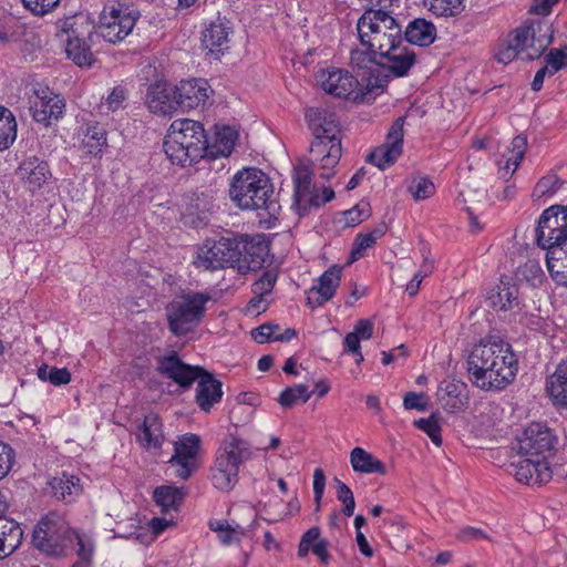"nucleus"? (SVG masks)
<instances>
[{"mask_svg": "<svg viewBox=\"0 0 567 567\" xmlns=\"http://www.w3.org/2000/svg\"><path fill=\"white\" fill-rule=\"evenodd\" d=\"M517 370L511 344L501 339L481 341L467 358L468 379L484 391L503 390L514 381Z\"/></svg>", "mask_w": 567, "mask_h": 567, "instance_id": "obj_1", "label": "nucleus"}, {"mask_svg": "<svg viewBox=\"0 0 567 567\" xmlns=\"http://www.w3.org/2000/svg\"><path fill=\"white\" fill-rule=\"evenodd\" d=\"M553 39V24L546 18L529 20L499 40L494 56L503 64H508L519 53L526 60H535L543 55Z\"/></svg>", "mask_w": 567, "mask_h": 567, "instance_id": "obj_2", "label": "nucleus"}, {"mask_svg": "<svg viewBox=\"0 0 567 567\" xmlns=\"http://www.w3.org/2000/svg\"><path fill=\"white\" fill-rule=\"evenodd\" d=\"M164 152L173 164L190 166L208 157V142L203 125L193 120H175L164 140Z\"/></svg>", "mask_w": 567, "mask_h": 567, "instance_id": "obj_3", "label": "nucleus"}, {"mask_svg": "<svg viewBox=\"0 0 567 567\" xmlns=\"http://www.w3.org/2000/svg\"><path fill=\"white\" fill-rule=\"evenodd\" d=\"M229 195L240 208L262 209L269 218H277L280 212L269 177L257 168L239 171L233 178Z\"/></svg>", "mask_w": 567, "mask_h": 567, "instance_id": "obj_4", "label": "nucleus"}, {"mask_svg": "<svg viewBox=\"0 0 567 567\" xmlns=\"http://www.w3.org/2000/svg\"><path fill=\"white\" fill-rule=\"evenodd\" d=\"M357 29L361 44L379 55L390 45L403 42L402 27L382 9L367 10L359 19Z\"/></svg>", "mask_w": 567, "mask_h": 567, "instance_id": "obj_5", "label": "nucleus"}, {"mask_svg": "<svg viewBox=\"0 0 567 567\" xmlns=\"http://www.w3.org/2000/svg\"><path fill=\"white\" fill-rule=\"evenodd\" d=\"M210 300L208 292L188 291L169 301L165 315L172 334L181 338L193 332L200 324Z\"/></svg>", "mask_w": 567, "mask_h": 567, "instance_id": "obj_6", "label": "nucleus"}, {"mask_svg": "<svg viewBox=\"0 0 567 567\" xmlns=\"http://www.w3.org/2000/svg\"><path fill=\"white\" fill-rule=\"evenodd\" d=\"M250 455L246 441L234 435L226 439L218 449L210 470L213 486L221 492H230L238 482L239 466Z\"/></svg>", "mask_w": 567, "mask_h": 567, "instance_id": "obj_7", "label": "nucleus"}, {"mask_svg": "<svg viewBox=\"0 0 567 567\" xmlns=\"http://www.w3.org/2000/svg\"><path fill=\"white\" fill-rule=\"evenodd\" d=\"M61 32L66 34L65 52L70 60L78 66H91L95 56L90 44L95 43L99 34L94 32V25L87 17L76 14L59 21Z\"/></svg>", "mask_w": 567, "mask_h": 567, "instance_id": "obj_8", "label": "nucleus"}, {"mask_svg": "<svg viewBox=\"0 0 567 567\" xmlns=\"http://www.w3.org/2000/svg\"><path fill=\"white\" fill-rule=\"evenodd\" d=\"M73 543V530L62 515L50 512L35 525L32 544L40 551L60 556Z\"/></svg>", "mask_w": 567, "mask_h": 567, "instance_id": "obj_9", "label": "nucleus"}, {"mask_svg": "<svg viewBox=\"0 0 567 567\" xmlns=\"http://www.w3.org/2000/svg\"><path fill=\"white\" fill-rule=\"evenodd\" d=\"M241 256V239L238 237L207 239L198 247L194 265L205 270L238 269Z\"/></svg>", "mask_w": 567, "mask_h": 567, "instance_id": "obj_10", "label": "nucleus"}, {"mask_svg": "<svg viewBox=\"0 0 567 567\" xmlns=\"http://www.w3.org/2000/svg\"><path fill=\"white\" fill-rule=\"evenodd\" d=\"M319 79L321 87L328 94L344 99L352 96L354 101H363L369 94L378 95L384 87L378 79L371 82L370 78L367 79V83L362 85L349 71L340 69L322 71Z\"/></svg>", "mask_w": 567, "mask_h": 567, "instance_id": "obj_11", "label": "nucleus"}, {"mask_svg": "<svg viewBox=\"0 0 567 567\" xmlns=\"http://www.w3.org/2000/svg\"><path fill=\"white\" fill-rule=\"evenodd\" d=\"M138 18L140 13L128 4L112 1L104 6L94 32L106 42L117 43L132 32Z\"/></svg>", "mask_w": 567, "mask_h": 567, "instance_id": "obj_12", "label": "nucleus"}, {"mask_svg": "<svg viewBox=\"0 0 567 567\" xmlns=\"http://www.w3.org/2000/svg\"><path fill=\"white\" fill-rule=\"evenodd\" d=\"M536 241L546 251L567 247V207L555 205L543 212L536 228Z\"/></svg>", "mask_w": 567, "mask_h": 567, "instance_id": "obj_13", "label": "nucleus"}, {"mask_svg": "<svg viewBox=\"0 0 567 567\" xmlns=\"http://www.w3.org/2000/svg\"><path fill=\"white\" fill-rule=\"evenodd\" d=\"M202 449L200 436L186 433L177 436L174 442V454L168 460L175 468L176 477L187 481L199 467V452Z\"/></svg>", "mask_w": 567, "mask_h": 567, "instance_id": "obj_14", "label": "nucleus"}, {"mask_svg": "<svg viewBox=\"0 0 567 567\" xmlns=\"http://www.w3.org/2000/svg\"><path fill=\"white\" fill-rule=\"evenodd\" d=\"M557 442V436L546 424L534 422L518 440V450L526 456L547 458L553 455Z\"/></svg>", "mask_w": 567, "mask_h": 567, "instance_id": "obj_15", "label": "nucleus"}, {"mask_svg": "<svg viewBox=\"0 0 567 567\" xmlns=\"http://www.w3.org/2000/svg\"><path fill=\"white\" fill-rule=\"evenodd\" d=\"M341 140L342 137H313L310 145L311 163L317 168L322 169L321 178L329 179L334 175V168L342 155Z\"/></svg>", "mask_w": 567, "mask_h": 567, "instance_id": "obj_16", "label": "nucleus"}, {"mask_svg": "<svg viewBox=\"0 0 567 567\" xmlns=\"http://www.w3.org/2000/svg\"><path fill=\"white\" fill-rule=\"evenodd\" d=\"M404 118L398 117L391 125L384 144L378 146L368 155V162L380 169H385L399 158L403 147Z\"/></svg>", "mask_w": 567, "mask_h": 567, "instance_id": "obj_17", "label": "nucleus"}, {"mask_svg": "<svg viewBox=\"0 0 567 567\" xmlns=\"http://www.w3.org/2000/svg\"><path fill=\"white\" fill-rule=\"evenodd\" d=\"M156 371L173 380L181 388L187 389L200 375L202 367L189 365L182 361L177 352L171 351L157 359Z\"/></svg>", "mask_w": 567, "mask_h": 567, "instance_id": "obj_18", "label": "nucleus"}, {"mask_svg": "<svg viewBox=\"0 0 567 567\" xmlns=\"http://www.w3.org/2000/svg\"><path fill=\"white\" fill-rule=\"evenodd\" d=\"M233 33L230 22L226 18L218 17L216 20L206 24L202 31V48L207 54L219 59L225 51L229 49V38Z\"/></svg>", "mask_w": 567, "mask_h": 567, "instance_id": "obj_19", "label": "nucleus"}, {"mask_svg": "<svg viewBox=\"0 0 567 567\" xmlns=\"http://www.w3.org/2000/svg\"><path fill=\"white\" fill-rule=\"evenodd\" d=\"M208 83L203 79L183 80L175 86L177 110L190 111L204 106L208 99Z\"/></svg>", "mask_w": 567, "mask_h": 567, "instance_id": "obj_20", "label": "nucleus"}, {"mask_svg": "<svg viewBox=\"0 0 567 567\" xmlns=\"http://www.w3.org/2000/svg\"><path fill=\"white\" fill-rule=\"evenodd\" d=\"M64 106V100L47 89L37 92L30 111L35 122L49 126L62 116Z\"/></svg>", "mask_w": 567, "mask_h": 567, "instance_id": "obj_21", "label": "nucleus"}, {"mask_svg": "<svg viewBox=\"0 0 567 567\" xmlns=\"http://www.w3.org/2000/svg\"><path fill=\"white\" fill-rule=\"evenodd\" d=\"M175 101V86L173 87L167 81H157L147 89L145 104L154 114H173L177 111Z\"/></svg>", "mask_w": 567, "mask_h": 567, "instance_id": "obj_22", "label": "nucleus"}, {"mask_svg": "<svg viewBox=\"0 0 567 567\" xmlns=\"http://www.w3.org/2000/svg\"><path fill=\"white\" fill-rule=\"evenodd\" d=\"M16 173L31 192L40 189L52 177L48 162L38 156L23 159Z\"/></svg>", "mask_w": 567, "mask_h": 567, "instance_id": "obj_23", "label": "nucleus"}, {"mask_svg": "<svg viewBox=\"0 0 567 567\" xmlns=\"http://www.w3.org/2000/svg\"><path fill=\"white\" fill-rule=\"evenodd\" d=\"M306 120L313 137L341 138L340 123L334 113L311 107L306 111Z\"/></svg>", "mask_w": 567, "mask_h": 567, "instance_id": "obj_24", "label": "nucleus"}, {"mask_svg": "<svg viewBox=\"0 0 567 567\" xmlns=\"http://www.w3.org/2000/svg\"><path fill=\"white\" fill-rule=\"evenodd\" d=\"M342 274V267L340 266H331L328 270H326L318 280V286H313L309 290V295L307 298V303L315 308L320 307L330 299L336 293L337 288L340 285Z\"/></svg>", "mask_w": 567, "mask_h": 567, "instance_id": "obj_25", "label": "nucleus"}, {"mask_svg": "<svg viewBox=\"0 0 567 567\" xmlns=\"http://www.w3.org/2000/svg\"><path fill=\"white\" fill-rule=\"evenodd\" d=\"M385 62H379L380 65L386 68L394 76H404L409 73L415 63V53L402 43L392 44L386 51L379 55Z\"/></svg>", "mask_w": 567, "mask_h": 567, "instance_id": "obj_26", "label": "nucleus"}, {"mask_svg": "<svg viewBox=\"0 0 567 567\" xmlns=\"http://www.w3.org/2000/svg\"><path fill=\"white\" fill-rule=\"evenodd\" d=\"M436 395L442 408L449 413L460 412L468 403L467 386L463 382L443 381Z\"/></svg>", "mask_w": 567, "mask_h": 567, "instance_id": "obj_27", "label": "nucleus"}, {"mask_svg": "<svg viewBox=\"0 0 567 567\" xmlns=\"http://www.w3.org/2000/svg\"><path fill=\"white\" fill-rule=\"evenodd\" d=\"M196 380H198L196 403L203 411L209 412L213 405L221 400V382L203 368Z\"/></svg>", "mask_w": 567, "mask_h": 567, "instance_id": "obj_28", "label": "nucleus"}, {"mask_svg": "<svg viewBox=\"0 0 567 567\" xmlns=\"http://www.w3.org/2000/svg\"><path fill=\"white\" fill-rule=\"evenodd\" d=\"M136 437L145 449H161L164 442V433L162 420L157 413L150 412L144 416Z\"/></svg>", "mask_w": 567, "mask_h": 567, "instance_id": "obj_29", "label": "nucleus"}, {"mask_svg": "<svg viewBox=\"0 0 567 567\" xmlns=\"http://www.w3.org/2000/svg\"><path fill=\"white\" fill-rule=\"evenodd\" d=\"M23 539V530L12 518H0V558L4 559L13 554Z\"/></svg>", "mask_w": 567, "mask_h": 567, "instance_id": "obj_30", "label": "nucleus"}, {"mask_svg": "<svg viewBox=\"0 0 567 567\" xmlns=\"http://www.w3.org/2000/svg\"><path fill=\"white\" fill-rule=\"evenodd\" d=\"M215 190L210 187L196 189L187 196L185 205L186 216H196L199 221L207 219V214L214 208Z\"/></svg>", "mask_w": 567, "mask_h": 567, "instance_id": "obj_31", "label": "nucleus"}, {"mask_svg": "<svg viewBox=\"0 0 567 567\" xmlns=\"http://www.w3.org/2000/svg\"><path fill=\"white\" fill-rule=\"evenodd\" d=\"M49 484L53 496L64 503L75 502L83 492L80 478L66 473H63L61 476L53 477Z\"/></svg>", "mask_w": 567, "mask_h": 567, "instance_id": "obj_32", "label": "nucleus"}, {"mask_svg": "<svg viewBox=\"0 0 567 567\" xmlns=\"http://www.w3.org/2000/svg\"><path fill=\"white\" fill-rule=\"evenodd\" d=\"M435 38V25L422 18H416L410 21L404 31L405 41L419 47H427L432 44Z\"/></svg>", "mask_w": 567, "mask_h": 567, "instance_id": "obj_33", "label": "nucleus"}, {"mask_svg": "<svg viewBox=\"0 0 567 567\" xmlns=\"http://www.w3.org/2000/svg\"><path fill=\"white\" fill-rule=\"evenodd\" d=\"M546 391L554 404L567 408V361H561L547 378Z\"/></svg>", "mask_w": 567, "mask_h": 567, "instance_id": "obj_34", "label": "nucleus"}, {"mask_svg": "<svg viewBox=\"0 0 567 567\" xmlns=\"http://www.w3.org/2000/svg\"><path fill=\"white\" fill-rule=\"evenodd\" d=\"M243 256L238 266L240 274L260 269L267 256V246L262 243L244 241L241 239Z\"/></svg>", "mask_w": 567, "mask_h": 567, "instance_id": "obj_35", "label": "nucleus"}, {"mask_svg": "<svg viewBox=\"0 0 567 567\" xmlns=\"http://www.w3.org/2000/svg\"><path fill=\"white\" fill-rule=\"evenodd\" d=\"M350 463L354 472L385 475L383 462L362 447H354L350 453Z\"/></svg>", "mask_w": 567, "mask_h": 567, "instance_id": "obj_36", "label": "nucleus"}, {"mask_svg": "<svg viewBox=\"0 0 567 567\" xmlns=\"http://www.w3.org/2000/svg\"><path fill=\"white\" fill-rule=\"evenodd\" d=\"M186 496L185 487L162 485L154 489L153 498L163 513L177 511Z\"/></svg>", "mask_w": 567, "mask_h": 567, "instance_id": "obj_37", "label": "nucleus"}, {"mask_svg": "<svg viewBox=\"0 0 567 567\" xmlns=\"http://www.w3.org/2000/svg\"><path fill=\"white\" fill-rule=\"evenodd\" d=\"M546 265L553 280L567 286V247H554L546 252Z\"/></svg>", "mask_w": 567, "mask_h": 567, "instance_id": "obj_38", "label": "nucleus"}, {"mask_svg": "<svg viewBox=\"0 0 567 567\" xmlns=\"http://www.w3.org/2000/svg\"><path fill=\"white\" fill-rule=\"evenodd\" d=\"M295 197L298 202L306 200L313 192V169L310 164L300 163L293 168Z\"/></svg>", "mask_w": 567, "mask_h": 567, "instance_id": "obj_39", "label": "nucleus"}, {"mask_svg": "<svg viewBox=\"0 0 567 567\" xmlns=\"http://www.w3.org/2000/svg\"><path fill=\"white\" fill-rule=\"evenodd\" d=\"M237 137V132L229 126L218 130L215 135V144L208 145V157L228 156L235 146Z\"/></svg>", "mask_w": 567, "mask_h": 567, "instance_id": "obj_40", "label": "nucleus"}, {"mask_svg": "<svg viewBox=\"0 0 567 567\" xmlns=\"http://www.w3.org/2000/svg\"><path fill=\"white\" fill-rule=\"evenodd\" d=\"M489 306L495 310L507 311L517 305V288L508 282L497 286V290L488 297Z\"/></svg>", "mask_w": 567, "mask_h": 567, "instance_id": "obj_41", "label": "nucleus"}, {"mask_svg": "<svg viewBox=\"0 0 567 567\" xmlns=\"http://www.w3.org/2000/svg\"><path fill=\"white\" fill-rule=\"evenodd\" d=\"M386 231L384 223L379 224L372 231L358 234L350 252V261H355L365 255L368 248L372 247Z\"/></svg>", "mask_w": 567, "mask_h": 567, "instance_id": "obj_42", "label": "nucleus"}, {"mask_svg": "<svg viewBox=\"0 0 567 567\" xmlns=\"http://www.w3.org/2000/svg\"><path fill=\"white\" fill-rule=\"evenodd\" d=\"M16 137V117L9 109L0 105V151L9 148Z\"/></svg>", "mask_w": 567, "mask_h": 567, "instance_id": "obj_43", "label": "nucleus"}, {"mask_svg": "<svg viewBox=\"0 0 567 567\" xmlns=\"http://www.w3.org/2000/svg\"><path fill=\"white\" fill-rule=\"evenodd\" d=\"M209 527L217 533L219 540L225 545L239 542L246 535L245 528L239 525L231 526L227 522H210Z\"/></svg>", "mask_w": 567, "mask_h": 567, "instance_id": "obj_44", "label": "nucleus"}, {"mask_svg": "<svg viewBox=\"0 0 567 567\" xmlns=\"http://www.w3.org/2000/svg\"><path fill=\"white\" fill-rule=\"evenodd\" d=\"M561 185L563 181L556 174H547L537 182L532 196L534 199L551 197Z\"/></svg>", "mask_w": 567, "mask_h": 567, "instance_id": "obj_45", "label": "nucleus"}, {"mask_svg": "<svg viewBox=\"0 0 567 567\" xmlns=\"http://www.w3.org/2000/svg\"><path fill=\"white\" fill-rule=\"evenodd\" d=\"M408 192L419 202L430 198L435 193L434 183L426 176H415L408 185Z\"/></svg>", "mask_w": 567, "mask_h": 567, "instance_id": "obj_46", "label": "nucleus"}, {"mask_svg": "<svg viewBox=\"0 0 567 567\" xmlns=\"http://www.w3.org/2000/svg\"><path fill=\"white\" fill-rule=\"evenodd\" d=\"M38 378L42 381H49L51 384L59 386L68 384L71 381V373L66 368H56L42 364L38 369Z\"/></svg>", "mask_w": 567, "mask_h": 567, "instance_id": "obj_47", "label": "nucleus"}, {"mask_svg": "<svg viewBox=\"0 0 567 567\" xmlns=\"http://www.w3.org/2000/svg\"><path fill=\"white\" fill-rule=\"evenodd\" d=\"M425 3L429 10L437 17H453L464 8L463 0H425Z\"/></svg>", "mask_w": 567, "mask_h": 567, "instance_id": "obj_48", "label": "nucleus"}, {"mask_svg": "<svg viewBox=\"0 0 567 567\" xmlns=\"http://www.w3.org/2000/svg\"><path fill=\"white\" fill-rule=\"evenodd\" d=\"M377 56H379V54L368 48L367 50L354 49L351 50L350 61L353 68L363 71V76L368 74V79L370 78L372 80L371 72L367 71L371 70L374 63L379 64L380 61H377Z\"/></svg>", "mask_w": 567, "mask_h": 567, "instance_id": "obj_49", "label": "nucleus"}, {"mask_svg": "<svg viewBox=\"0 0 567 567\" xmlns=\"http://www.w3.org/2000/svg\"><path fill=\"white\" fill-rule=\"evenodd\" d=\"M83 145L87 153L96 155L106 145V133L104 128L95 125L90 126L83 137Z\"/></svg>", "mask_w": 567, "mask_h": 567, "instance_id": "obj_50", "label": "nucleus"}, {"mask_svg": "<svg viewBox=\"0 0 567 567\" xmlns=\"http://www.w3.org/2000/svg\"><path fill=\"white\" fill-rule=\"evenodd\" d=\"M311 396L306 384H297L285 389L279 396V403L282 408H291L298 400L306 403Z\"/></svg>", "mask_w": 567, "mask_h": 567, "instance_id": "obj_51", "label": "nucleus"}, {"mask_svg": "<svg viewBox=\"0 0 567 567\" xmlns=\"http://www.w3.org/2000/svg\"><path fill=\"white\" fill-rule=\"evenodd\" d=\"M512 474L516 477L519 483L527 485H534V472L536 471L534 465V458L530 456L518 461L516 464H512Z\"/></svg>", "mask_w": 567, "mask_h": 567, "instance_id": "obj_52", "label": "nucleus"}, {"mask_svg": "<svg viewBox=\"0 0 567 567\" xmlns=\"http://www.w3.org/2000/svg\"><path fill=\"white\" fill-rule=\"evenodd\" d=\"M519 272L527 282L535 287L540 285L545 277L540 262L536 259H528L519 267Z\"/></svg>", "mask_w": 567, "mask_h": 567, "instance_id": "obj_53", "label": "nucleus"}, {"mask_svg": "<svg viewBox=\"0 0 567 567\" xmlns=\"http://www.w3.org/2000/svg\"><path fill=\"white\" fill-rule=\"evenodd\" d=\"M526 145V138L523 136L518 135L512 140L509 155L506 157L504 165L506 169L513 166L514 172L517 168L524 157Z\"/></svg>", "mask_w": 567, "mask_h": 567, "instance_id": "obj_54", "label": "nucleus"}, {"mask_svg": "<svg viewBox=\"0 0 567 567\" xmlns=\"http://www.w3.org/2000/svg\"><path fill=\"white\" fill-rule=\"evenodd\" d=\"M414 425L421 431L425 432L436 446H441V425L439 424L435 414H432L426 419L422 417L420 420H416L414 422Z\"/></svg>", "mask_w": 567, "mask_h": 567, "instance_id": "obj_55", "label": "nucleus"}, {"mask_svg": "<svg viewBox=\"0 0 567 567\" xmlns=\"http://www.w3.org/2000/svg\"><path fill=\"white\" fill-rule=\"evenodd\" d=\"M546 66L549 69V75L567 66V44L560 49L553 48L545 56Z\"/></svg>", "mask_w": 567, "mask_h": 567, "instance_id": "obj_56", "label": "nucleus"}, {"mask_svg": "<svg viewBox=\"0 0 567 567\" xmlns=\"http://www.w3.org/2000/svg\"><path fill=\"white\" fill-rule=\"evenodd\" d=\"M371 215L370 204L367 202H360L358 205L344 212V221L349 227H354Z\"/></svg>", "mask_w": 567, "mask_h": 567, "instance_id": "obj_57", "label": "nucleus"}, {"mask_svg": "<svg viewBox=\"0 0 567 567\" xmlns=\"http://www.w3.org/2000/svg\"><path fill=\"white\" fill-rule=\"evenodd\" d=\"M278 275L274 270H266L262 275L251 285V291L254 295L267 297L272 291Z\"/></svg>", "mask_w": 567, "mask_h": 567, "instance_id": "obj_58", "label": "nucleus"}, {"mask_svg": "<svg viewBox=\"0 0 567 567\" xmlns=\"http://www.w3.org/2000/svg\"><path fill=\"white\" fill-rule=\"evenodd\" d=\"M337 482V498L343 504L342 512L346 516L350 517L354 513L355 501L350 487L342 481L336 478Z\"/></svg>", "mask_w": 567, "mask_h": 567, "instance_id": "obj_59", "label": "nucleus"}, {"mask_svg": "<svg viewBox=\"0 0 567 567\" xmlns=\"http://www.w3.org/2000/svg\"><path fill=\"white\" fill-rule=\"evenodd\" d=\"M23 7L35 17H43L52 12L61 0H21Z\"/></svg>", "mask_w": 567, "mask_h": 567, "instance_id": "obj_60", "label": "nucleus"}, {"mask_svg": "<svg viewBox=\"0 0 567 567\" xmlns=\"http://www.w3.org/2000/svg\"><path fill=\"white\" fill-rule=\"evenodd\" d=\"M16 452L8 443L0 441V481L12 470Z\"/></svg>", "mask_w": 567, "mask_h": 567, "instance_id": "obj_61", "label": "nucleus"}, {"mask_svg": "<svg viewBox=\"0 0 567 567\" xmlns=\"http://www.w3.org/2000/svg\"><path fill=\"white\" fill-rule=\"evenodd\" d=\"M405 410H416L424 412L429 408V396L423 392H408L403 398Z\"/></svg>", "mask_w": 567, "mask_h": 567, "instance_id": "obj_62", "label": "nucleus"}, {"mask_svg": "<svg viewBox=\"0 0 567 567\" xmlns=\"http://www.w3.org/2000/svg\"><path fill=\"white\" fill-rule=\"evenodd\" d=\"M76 540V554L81 560L86 564L92 563L93 543L85 535H80L73 530V542Z\"/></svg>", "mask_w": 567, "mask_h": 567, "instance_id": "obj_63", "label": "nucleus"}, {"mask_svg": "<svg viewBox=\"0 0 567 567\" xmlns=\"http://www.w3.org/2000/svg\"><path fill=\"white\" fill-rule=\"evenodd\" d=\"M278 328L277 324L264 323L251 331V337L257 343H265L274 340Z\"/></svg>", "mask_w": 567, "mask_h": 567, "instance_id": "obj_64", "label": "nucleus"}]
</instances>
